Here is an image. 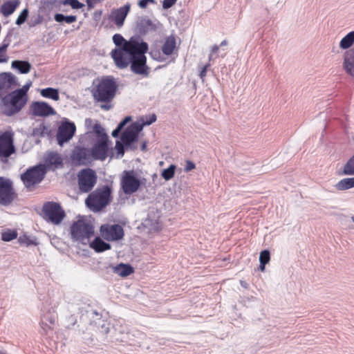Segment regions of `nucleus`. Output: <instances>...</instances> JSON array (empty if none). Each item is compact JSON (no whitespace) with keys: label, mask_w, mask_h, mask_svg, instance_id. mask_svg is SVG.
Segmentation results:
<instances>
[{"label":"nucleus","mask_w":354,"mask_h":354,"mask_svg":"<svg viewBox=\"0 0 354 354\" xmlns=\"http://www.w3.org/2000/svg\"><path fill=\"white\" fill-rule=\"evenodd\" d=\"M9 44H10V41H6L5 39L3 41V44H2V46H0V53H5L8 46H9Z\"/></svg>","instance_id":"nucleus-53"},{"label":"nucleus","mask_w":354,"mask_h":354,"mask_svg":"<svg viewBox=\"0 0 354 354\" xmlns=\"http://www.w3.org/2000/svg\"><path fill=\"white\" fill-rule=\"evenodd\" d=\"M40 94L44 97L52 99L55 101H57L59 99L58 89L52 87L41 89Z\"/></svg>","instance_id":"nucleus-30"},{"label":"nucleus","mask_w":354,"mask_h":354,"mask_svg":"<svg viewBox=\"0 0 354 354\" xmlns=\"http://www.w3.org/2000/svg\"><path fill=\"white\" fill-rule=\"evenodd\" d=\"M176 39L174 37H168L162 46V51L165 55H171L176 48Z\"/></svg>","instance_id":"nucleus-27"},{"label":"nucleus","mask_w":354,"mask_h":354,"mask_svg":"<svg viewBox=\"0 0 354 354\" xmlns=\"http://www.w3.org/2000/svg\"><path fill=\"white\" fill-rule=\"evenodd\" d=\"M343 68L351 76H354V49L347 50L344 55Z\"/></svg>","instance_id":"nucleus-22"},{"label":"nucleus","mask_w":354,"mask_h":354,"mask_svg":"<svg viewBox=\"0 0 354 354\" xmlns=\"http://www.w3.org/2000/svg\"><path fill=\"white\" fill-rule=\"evenodd\" d=\"M7 95V93H6L2 88H0V99L2 100L3 97Z\"/></svg>","instance_id":"nucleus-58"},{"label":"nucleus","mask_w":354,"mask_h":354,"mask_svg":"<svg viewBox=\"0 0 354 354\" xmlns=\"http://www.w3.org/2000/svg\"><path fill=\"white\" fill-rule=\"evenodd\" d=\"M103 1L104 0H86V2L88 8L91 9L94 8L97 3H100Z\"/></svg>","instance_id":"nucleus-51"},{"label":"nucleus","mask_w":354,"mask_h":354,"mask_svg":"<svg viewBox=\"0 0 354 354\" xmlns=\"http://www.w3.org/2000/svg\"><path fill=\"white\" fill-rule=\"evenodd\" d=\"M15 152L13 133L9 131L0 132V160L6 162Z\"/></svg>","instance_id":"nucleus-8"},{"label":"nucleus","mask_w":354,"mask_h":354,"mask_svg":"<svg viewBox=\"0 0 354 354\" xmlns=\"http://www.w3.org/2000/svg\"><path fill=\"white\" fill-rule=\"evenodd\" d=\"M176 168L175 165H170L168 168L162 170L161 174L162 177L165 180H171L174 176Z\"/></svg>","instance_id":"nucleus-36"},{"label":"nucleus","mask_w":354,"mask_h":354,"mask_svg":"<svg viewBox=\"0 0 354 354\" xmlns=\"http://www.w3.org/2000/svg\"><path fill=\"white\" fill-rule=\"evenodd\" d=\"M130 8L131 4L127 3L118 9L113 10L109 16V19L113 21L118 28H121L124 25Z\"/></svg>","instance_id":"nucleus-18"},{"label":"nucleus","mask_w":354,"mask_h":354,"mask_svg":"<svg viewBox=\"0 0 354 354\" xmlns=\"http://www.w3.org/2000/svg\"><path fill=\"white\" fill-rule=\"evenodd\" d=\"M100 107L102 109L108 111L111 109L112 106L111 104H102Z\"/></svg>","instance_id":"nucleus-56"},{"label":"nucleus","mask_w":354,"mask_h":354,"mask_svg":"<svg viewBox=\"0 0 354 354\" xmlns=\"http://www.w3.org/2000/svg\"><path fill=\"white\" fill-rule=\"evenodd\" d=\"M219 46L214 45L212 48V53L213 55L218 51Z\"/></svg>","instance_id":"nucleus-57"},{"label":"nucleus","mask_w":354,"mask_h":354,"mask_svg":"<svg viewBox=\"0 0 354 354\" xmlns=\"http://www.w3.org/2000/svg\"><path fill=\"white\" fill-rule=\"evenodd\" d=\"M141 185L138 174L134 170H124L121 176L120 185L123 192L130 195L136 192Z\"/></svg>","instance_id":"nucleus-7"},{"label":"nucleus","mask_w":354,"mask_h":354,"mask_svg":"<svg viewBox=\"0 0 354 354\" xmlns=\"http://www.w3.org/2000/svg\"><path fill=\"white\" fill-rule=\"evenodd\" d=\"M131 120V116H127L125 117L118 125L117 127H118L120 129H122Z\"/></svg>","instance_id":"nucleus-49"},{"label":"nucleus","mask_w":354,"mask_h":354,"mask_svg":"<svg viewBox=\"0 0 354 354\" xmlns=\"http://www.w3.org/2000/svg\"><path fill=\"white\" fill-rule=\"evenodd\" d=\"M46 172V166L39 164L28 168L25 172L21 174L20 179L27 191L32 192L35 187L44 180Z\"/></svg>","instance_id":"nucleus-4"},{"label":"nucleus","mask_w":354,"mask_h":354,"mask_svg":"<svg viewBox=\"0 0 354 354\" xmlns=\"http://www.w3.org/2000/svg\"><path fill=\"white\" fill-rule=\"evenodd\" d=\"M93 132L97 136V139H103L104 137L106 140H109L107 134L104 131V129L100 124H95L93 127Z\"/></svg>","instance_id":"nucleus-38"},{"label":"nucleus","mask_w":354,"mask_h":354,"mask_svg":"<svg viewBox=\"0 0 354 354\" xmlns=\"http://www.w3.org/2000/svg\"><path fill=\"white\" fill-rule=\"evenodd\" d=\"M143 124L139 122H133L122 133L121 141L123 142L127 147L132 149V144L138 140V133L142 131Z\"/></svg>","instance_id":"nucleus-12"},{"label":"nucleus","mask_w":354,"mask_h":354,"mask_svg":"<svg viewBox=\"0 0 354 354\" xmlns=\"http://www.w3.org/2000/svg\"><path fill=\"white\" fill-rule=\"evenodd\" d=\"M12 68L17 70L21 74H27L30 71L31 64L28 61L15 60L11 63Z\"/></svg>","instance_id":"nucleus-26"},{"label":"nucleus","mask_w":354,"mask_h":354,"mask_svg":"<svg viewBox=\"0 0 354 354\" xmlns=\"http://www.w3.org/2000/svg\"><path fill=\"white\" fill-rule=\"evenodd\" d=\"M32 114L35 116L46 117L56 114L54 109L45 102H35L30 106Z\"/></svg>","instance_id":"nucleus-17"},{"label":"nucleus","mask_w":354,"mask_h":354,"mask_svg":"<svg viewBox=\"0 0 354 354\" xmlns=\"http://www.w3.org/2000/svg\"><path fill=\"white\" fill-rule=\"evenodd\" d=\"M118 86L111 77H105L100 80L92 90L93 99L99 102H110L114 98Z\"/></svg>","instance_id":"nucleus-2"},{"label":"nucleus","mask_w":354,"mask_h":354,"mask_svg":"<svg viewBox=\"0 0 354 354\" xmlns=\"http://www.w3.org/2000/svg\"><path fill=\"white\" fill-rule=\"evenodd\" d=\"M113 272L120 277H125L134 272L133 268L129 264L120 263L115 266H112Z\"/></svg>","instance_id":"nucleus-24"},{"label":"nucleus","mask_w":354,"mask_h":354,"mask_svg":"<svg viewBox=\"0 0 354 354\" xmlns=\"http://www.w3.org/2000/svg\"><path fill=\"white\" fill-rule=\"evenodd\" d=\"M213 55H214L212 53H210L209 56V62H211L213 59Z\"/></svg>","instance_id":"nucleus-62"},{"label":"nucleus","mask_w":354,"mask_h":354,"mask_svg":"<svg viewBox=\"0 0 354 354\" xmlns=\"http://www.w3.org/2000/svg\"><path fill=\"white\" fill-rule=\"evenodd\" d=\"M18 241L21 244L25 243L27 245H37V243L35 240L30 239L26 235L19 236Z\"/></svg>","instance_id":"nucleus-44"},{"label":"nucleus","mask_w":354,"mask_h":354,"mask_svg":"<svg viewBox=\"0 0 354 354\" xmlns=\"http://www.w3.org/2000/svg\"><path fill=\"white\" fill-rule=\"evenodd\" d=\"M32 85V82H27L22 88H18L15 90L16 92H17L19 95H21L24 98H27V92L29 90L30 87Z\"/></svg>","instance_id":"nucleus-43"},{"label":"nucleus","mask_w":354,"mask_h":354,"mask_svg":"<svg viewBox=\"0 0 354 354\" xmlns=\"http://www.w3.org/2000/svg\"><path fill=\"white\" fill-rule=\"evenodd\" d=\"M28 13H29L28 9L24 8L19 15V16L15 21V24L17 26H21L23 24H24L28 17Z\"/></svg>","instance_id":"nucleus-39"},{"label":"nucleus","mask_w":354,"mask_h":354,"mask_svg":"<svg viewBox=\"0 0 354 354\" xmlns=\"http://www.w3.org/2000/svg\"><path fill=\"white\" fill-rule=\"evenodd\" d=\"M111 193V187L104 185L91 192L86 198L85 203L93 212H100L110 203Z\"/></svg>","instance_id":"nucleus-3"},{"label":"nucleus","mask_w":354,"mask_h":354,"mask_svg":"<svg viewBox=\"0 0 354 354\" xmlns=\"http://www.w3.org/2000/svg\"><path fill=\"white\" fill-rule=\"evenodd\" d=\"M270 260V254L268 250L261 252L259 255V262L261 264H267Z\"/></svg>","instance_id":"nucleus-41"},{"label":"nucleus","mask_w":354,"mask_h":354,"mask_svg":"<svg viewBox=\"0 0 354 354\" xmlns=\"http://www.w3.org/2000/svg\"><path fill=\"white\" fill-rule=\"evenodd\" d=\"M63 5H69L73 9H80L84 6V4L78 0H63Z\"/></svg>","instance_id":"nucleus-40"},{"label":"nucleus","mask_w":354,"mask_h":354,"mask_svg":"<svg viewBox=\"0 0 354 354\" xmlns=\"http://www.w3.org/2000/svg\"><path fill=\"white\" fill-rule=\"evenodd\" d=\"M76 131L73 122L66 121L63 122L58 128L57 133V142L62 146L65 142H68L74 136Z\"/></svg>","instance_id":"nucleus-14"},{"label":"nucleus","mask_w":354,"mask_h":354,"mask_svg":"<svg viewBox=\"0 0 354 354\" xmlns=\"http://www.w3.org/2000/svg\"><path fill=\"white\" fill-rule=\"evenodd\" d=\"M78 194L91 192L97 181V176L93 169L84 168L80 170L77 175Z\"/></svg>","instance_id":"nucleus-6"},{"label":"nucleus","mask_w":354,"mask_h":354,"mask_svg":"<svg viewBox=\"0 0 354 354\" xmlns=\"http://www.w3.org/2000/svg\"><path fill=\"white\" fill-rule=\"evenodd\" d=\"M266 264H261L260 263V266H259V270L261 271V272H263L265 270V266H266Z\"/></svg>","instance_id":"nucleus-60"},{"label":"nucleus","mask_w":354,"mask_h":354,"mask_svg":"<svg viewBox=\"0 0 354 354\" xmlns=\"http://www.w3.org/2000/svg\"><path fill=\"white\" fill-rule=\"evenodd\" d=\"M40 326L46 333L50 330L55 322V315L54 312L47 310L45 307L41 308Z\"/></svg>","instance_id":"nucleus-20"},{"label":"nucleus","mask_w":354,"mask_h":354,"mask_svg":"<svg viewBox=\"0 0 354 354\" xmlns=\"http://www.w3.org/2000/svg\"><path fill=\"white\" fill-rule=\"evenodd\" d=\"M121 129H120L118 127H116L113 131H112V136L114 138H118L121 132Z\"/></svg>","instance_id":"nucleus-54"},{"label":"nucleus","mask_w":354,"mask_h":354,"mask_svg":"<svg viewBox=\"0 0 354 354\" xmlns=\"http://www.w3.org/2000/svg\"><path fill=\"white\" fill-rule=\"evenodd\" d=\"M195 164L191 160H187L184 168L185 171L188 172L195 168Z\"/></svg>","instance_id":"nucleus-50"},{"label":"nucleus","mask_w":354,"mask_h":354,"mask_svg":"<svg viewBox=\"0 0 354 354\" xmlns=\"http://www.w3.org/2000/svg\"><path fill=\"white\" fill-rule=\"evenodd\" d=\"M354 44V30L346 35L339 42V48L344 50L348 49Z\"/></svg>","instance_id":"nucleus-31"},{"label":"nucleus","mask_w":354,"mask_h":354,"mask_svg":"<svg viewBox=\"0 0 354 354\" xmlns=\"http://www.w3.org/2000/svg\"><path fill=\"white\" fill-rule=\"evenodd\" d=\"M17 237V232L15 230L7 229L1 232V240L6 242L10 241Z\"/></svg>","instance_id":"nucleus-35"},{"label":"nucleus","mask_w":354,"mask_h":354,"mask_svg":"<svg viewBox=\"0 0 354 354\" xmlns=\"http://www.w3.org/2000/svg\"><path fill=\"white\" fill-rule=\"evenodd\" d=\"M335 187L338 191H344L354 187V177L342 179L336 183Z\"/></svg>","instance_id":"nucleus-29"},{"label":"nucleus","mask_w":354,"mask_h":354,"mask_svg":"<svg viewBox=\"0 0 354 354\" xmlns=\"http://www.w3.org/2000/svg\"><path fill=\"white\" fill-rule=\"evenodd\" d=\"M241 284L242 286H243L245 288L247 287V284L245 282H243V281H241Z\"/></svg>","instance_id":"nucleus-63"},{"label":"nucleus","mask_w":354,"mask_h":354,"mask_svg":"<svg viewBox=\"0 0 354 354\" xmlns=\"http://www.w3.org/2000/svg\"><path fill=\"white\" fill-rule=\"evenodd\" d=\"M19 0H9L3 2L0 7V12L4 17H8L11 15L17 7L20 5Z\"/></svg>","instance_id":"nucleus-23"},{"label":"nucleus","mask_w":354,"mask_h":354,"mask_svg":"<svg viewBox=\"0 0 354 354\" xmlns=\"http://www.w3.org/2000/svg\"><path fill=\"white\" fill-rule=\"evenodd\" d=\"M54 19L58 23H66L68 24H72L77 20V17L75 15H64L61 13H56L54 15Z\"/></svg>","instance_id":"nucleus-33"},{"label":"nucleus","mask_w":354,"mask_h":354,"mask_svg":"<svg viewBox=\"0 0 354 354\" xmlns=\"http://www.w3.org/2000/svg\"><path fill=\"white\" fill-rule=\"evenodd\" d=\"M16 77L11 73H2L0 74V88L8 93L17 85Z\"/></svg>","instance_id":"nucleus-21"},{"label":"nucleus","mask_w":354,"mask_h":354,"mask_svg":"<svg viewBox=\"0 0 354 354\" xmlns=\"http://www.w3.org/2000/svg\"><path fill=\"white\" fill-rule=\"evenodd\" d=\"M227 45V41L226 40H223V41H221V44L219 46H225Z\"/></svg>","instance_id":"nucleus-61"},{"label":"nucleus","mask_w":354,"mask_h":354,"mask_svg":"<svg viewBox=\"0 0 354 354\" xmlns=\"http://www.w3.org/2000/svg\"><path fill=\"white\" fill-rule=\"evenodd\" d=\"M43 212L45 216L54 224H59L65 216V213L59 203L47 202L44 205Z\"/></svg>","instance_id":"nucleus-11"},{"label":"nucleus","mask_w":354,"mask_h":354,"mask_svg":"<svg viewBox=\"0 0 354 354\" xmlns=\"http://www.w3.org/2000/svg\"><path fill=\"white\" fill-rule=\"evenodd\" d=\"M90 247L97 252H102L111 248L109 243L104 241L100 237H95L90 243Z\"/></svg>","instance_id":"nucleus-25"},{"label":"nucleus","mask_w":354,"mask_h":354,"mask_svg":"<svg viewBox=\"0 0 354 354\" xmlns=\"http://www.w3.org/2000/svg\"><path fill=\"white\" fill-rule=\"evenodd\" d=\"M46 160L51 165L58 166L62 164V158L57 152H50L46 155Z\"/></svg>","instance_id":"nucleus-32"},{"label":"nucleus","mask_w":354,"mask_h":354,"mask_svg":"<svg viewBox=\"0 0 354 354\" xmlns=\"http://www.w3.org/2000/svg\"><path fill=\"white\" fill-rule=\"evenodd\" d=\"M17 196L12 180L0 177V205L8 206Z\"/></svg>","instance_id":"nucleus-9"},{"label":"nucleus","mask_w":354,"mask_h":354,"mask_svg":"<svg viewBox=\"0 0 354 354\" xmlns=\"http://www.w3.org/2000/svg\"><path fill=\"white\" fill-rule=\"evenodd\" d=\"M49 132L48 128L44 123H41L33 129L32 134L35 136L44 137L48 136Z\"/></svg>","instance_id":"nucleus-34"},{"label":"nucleus","mask_w":354,"mask_h":354,"mask_svg":"<svg viewBox=\"0 0 354 354\" xmlns=\"http://www.w3.org/2000/svg\"><path fill=\"white\" fill-rule=\"evenodd\" d=\"M7 62V58L6 57L5 53H0V63Z\"/></svg>","instance_id":"nucleus-55"},{"label":"nucleus","mask_w":354,"mask_h":354,"mask_svg":"<svg viewBox=\"0 0 354 354\" xmlns=\"http://www.w3.org/2000/svg\"><path fill=\"white\" fill-rule=\"evenodd\" d=\"M26 102L27 99L13 91L7 93L2 99L3 112L7 116L14 115L23 109Z\"/></svg>","instance_id":"nucleus-5"},{"label":"nucleus","mask_w":354,"mask_h":354,"mask_svg":"<svg viewBox=\"0 0 354 354\" xmlns=\"http://www.w3.org/2000/svg\"><path fill=\"white\" fill-rule=\"evenodd\" d=\"M102 236L107 241H118L123 238V228L118 224H104L100 227Z\"/></svg>","instance_id":"nucleus-13"},{"label":"nucleus","mask_w":354,"mask_h":354,"mask_svg":"<svg viewBox=\"0 0 354 354\" xmlns=\"http://www.w3.org/2000/svg\"><path fill=\"white\" fill-rule=\"evenodd\" d=\"M159 24V21L156 19L151 20L147 17H142L137 20L136 30L140 34L145 35L149 32L156 30Z\"/></svg>","instance_id":"nucleus-16"},{"label":"nucleus","mask_w":354,"mask_h":354,"mask_svg":"<svg viewBox=\"0 0 354 354\" xmlns=\"http://www.w3.org/2000/svg\"><path fill=\"white\" fill-rule=\"evenodd\" d=\"M154 2H155L154 0H140L138 2V6L141 8H145L148 6L149 3H154Z\"/></svg>","instance_id":"nucleus-52"},{"label":"nucleus","mask_w":354,"mask_h":354,"mask_svg":"<svg viewBox=\"0 0 354 354\" xmlns=\"http://www.w3.org/2000/svg\"><path fill=\"white\" fill-rule=\"evenodd\" d=\"M93 234V226L83 221H77L71 226V236L75 241L84 242Z\"/></svg>","instance_id":"nucleus-10"},{"label":"nucleus","mask_w":354,"mask_h":354,"mask_svg":"<svg viewBox=\"0 0 354 354\" xmlns=\"http://www.w3.org/2000/svg\"><path fill=\"white\" fill-rule=\"evenodd\" d=\"M125 148L128 149L129 147H126V145L122 142L117 140L115 143V149L117 150L118 156L120 158H122L124 156Z\"/></svg>","instance_id":"nucleus-42"},{"label":"nucleus","mask_w":354,"mask_h":354,"mask_svg":"<svg viewBox=\"0 0 354 354\" xmlns=\"http://www.w3.org/2000/svg\"><path fill=\"white\" fill-rule=\"evenodd\" d=\"M156 115L155 114H152L146 118V120H144L141 124L144 125H150L152 123L156 121Z\"/></svg>","instance_id":"nucleus-47"},{"label":"nucleus","mask_w":354,"mask_h":354,"mask_svg":"<svg viewBox=\"0 0 354 354\" xmlns=\"http://www.w3.org/2000/svg\"><path fill=\"white\" fill-rule=\"evenodd\" d=\"M91 151L86 148L75 147L72 153L71 158L79 165H86L91 160Z\"/></svg>","instance_id":"nucleus-19"},{"label":"nucleus","mask_w":354,"mask_h":354,"mask_svg":"<svg viewBox=\"0 0 354 354\" xmlns=\"http://www.w3.org/2000/svg\"><path fill=\"white\" fill-rule=\"evenodd\" d=\"M92 314L95 316V319L91 321V324L100 326V332L107 334L109 332V324L102 319L101 315L96 311H93Z\"/></svg>","instance_id":"nucleus-28"},{"label":"nucleus","mask_w":354,"mask_h":354,"mask_svg":"<svg viewBox=\"0 0 354 354\" xmlns=\"http://www.w3.org/2000/svg\"><path fill=\"white\" fill-rule=\"evenodd\" d=\"M351 221H353V223H354V215L353 216H351Z\"/></svg>","instance_id":"nucleus-64"},{"label":"nucleus","mask_w":354,"mask_h":354,"mask_svg":"<svg viewBox=\"0 0 354 354\" xmlns=\"http://www.w3.org/2000/svg\"><path fill=\"white\" fill-rule=\"evenodd\" d=\"M146 149H147V142H143V143L142 144V145H141V150H142V151H145Z\"/></svg>","instance_id":"nucleus-59"},{"label":"nucleus","mask_w":354,"mask_h":354,"mask_svg":"<svg viewBox=\"0 0 354 354\" xmlns=\"http://www.w3.org/2000/svg\"><path fill=\"white\" fill-rule=\"evenodd\" d=\"M343 173L345 175H354V155L347 161L344 165Z\"/></svg>","instance_id":"nucleus-37"},{"label":"nucleus","mask_w":354,"mask_h":354,"mask_svg":"<svg viewBox=\"0 0 354 354\" xmlns=\"http://www.w3.org/2000/svg\"><path fill=\"white\" fill-rule=\"evenodd\" d=\"M43 17L41 15H38L36 18L32 19L29 22L30 27H34L43 22Z\"/></svg>","instance_id":"nucleus-45"},{"label":"nucleus","mask_w":354,"mask_h":354,"mask_svg":"<svg viewBox=\"0 0 354 354\" xmlns=\"http://www.w3.org/2000/svg\"><path fill=\"white\" fill-rule=\"evenodd\" d=\"M210 63H207L205 66H202L200 70L199 77L202 80V82H204V79L206 76L207 71L210 67Z\"/></svg>","instance_id":"nucleus-46"},{"label":"nucleus","mask_w":354,"mask_h":354,"mask_svg":"<svg viewBox=\"0 0 354 354\" xmlns=\"http://www.w3.org/2000/svg\"><path fill=\"white\" fill-rule=\"evenodd\" d=\"M109 140L97 139L91 147L90 151L91 157L94 160H105L109 156Z\"/></svg>","instance_id":"nucleus-15"},{"label":"nucleus","mask_w":354,"mask_h":354,"mask_svg":"<svg viewBox=\"0 0 354 354\" xmlns=\"http://www.w3.org/2000/svg\"><path fill=\"white\" fill-rule=\"evenodd\" d=\"M177 0H163L162 8L164 9H169L172 7Z\"/></svg>","instance_id":"nucleus-48"},{"label":"nucleus","mask_w":354,"mask_h":354,"mask_svg":"<svg viewBox=\"0 0 354 354\" xmlns=\"http://www.w3.org/2000/svg\"><path fill=\"white\" fill-rule=\"evenodd\" d=\"M113 41L118 48L112 50L111 55L118 68H126L129 64L135 74L147 77L149 68L147 65L149 46L139 36L131 37L128 41L120 34L113 36Z\"/></svg>","instance_id":"nucleus-1"}]
</instances>
